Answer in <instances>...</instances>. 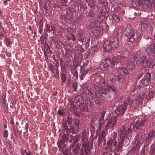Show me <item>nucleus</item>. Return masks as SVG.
I'll list each match as a JSON object with an SVG mask.
<instances>
[{"mask_svg": "<svg viewBox=\"0 0 155 155\" xmlns=\"http://www.w3.org/2000/svg\"><path fill=\"white\" fill-rule=\"evenodd\" d=\"M4 42L5 44L7 46H9L11 44L10 40L8 38H6L4 40Z\"/></svg>", "mask_w": 155, "mask_h": 155, "instance_id": "nucleus-40", "label": "nucleus"}, {"mask_svg": "<svg viewBox=\"0 0 155 155\" xmlns=\"http://www.w3.org/2000/svg\"><path fill=\"white\" fill-rule=\"evenodd\" d=\"M137 101L136 100H133L130 104V105L131 106H137Z\"/></svg>", "mask_w": 155, "mask_h": 155, "instance_id": "nucleus-42", "label": "nucleus"}, {"mask_svg": "<svg viewBox=\"0 0 155 155\" xmlns=\"http://www.w3.org/2000/svg\"><path fill=\"white\" fill-rule=\"evenodd\" d=\"M100 103V99L99 97H97L96 99L95 103L97 104H99Z\"/></svg>", "mask_w": 155, "mask_h": 155, "instance_id": "nucleus-58", "label": "nucleus"}, {"mask_svg": "<svg viewBox=\"0 0 155 155\" xmlns=\"http://www.w3.org/2000/svg\"><path fill=\"white\" fill-rule=\"evenodd\" d=\"M110 44H111L112 46H113V48L114 49H116L117 48L118 46V41L117 38H113L110 40Z\"/></svg>", "mask_w": 155, "mask_h": 155, "instance_id": "nucleus-14", "label": "nucleus"}, {"mask_svg": "<svg viewBox=\"0 0 155 155\" xmlns=\"http://www.w3.org/2000/svg\"><path fill=\"white\" fill-rule=\"evenodd\" d=\"M128 133H130L132 131L131 126L127 128L125 126L123 125L120 128V130L119 132V134L120 136V139H123L124 140L125 138L127 137V131Z\"/></svg>", "mask_w": 155, "mask_h": 155, "instance_id": "nucleus-4", "label": "nucleus"}, {"mask_svg": "<svg viewBox=\"0 0 155 155\" xmlns=\"http://www.w3.org/2000/svg\"><path fill=\"white\" fill-rule=\"evenodd\" d=\"M111 125L112 122L110 121V120L109 119L108 120V121L106 122V124L105 125V127H106V129H112V128H111Z\"/></svg>", "mask_w": 155, "mask_h": 155, "instance_id": "nucleus-37", "label": "nucleus"}, {"mask_svg": "<svg viewBox=\"0 0 155 155\" xmlns=\"http://www.w3.org/2000/svg\"><path fill=\"white\" fill-rule=\"evenodd\" d=\"M130 101V99L127 97L125 101L121 102L120 106L117 107L115 110V113L118 115H121L124 114L127 109V106Z\"/></svg>", "mask_w": 155, "mask_h": 155, "instance_id": "nucleus-2", "label": "nucleus"}, {"mask_svg": "<svg viewBox=\"0 0 155 155\" xmlns=\"http://www.w3.org/2000/svg\"><path fill=\"white\" fill-rule=\"evenodd\" d=\"M150 78L151 74L149 73H147L141 80L142 85L147 86L150 82Z\"/></svg>", "mask_w": 155, "mask_h": 155, "instance_id": "nucleus-9", "label": "nucleus"}, {"mask_svg": "<svg viewBox=\"0 0 155 155\" xmlns=\"http://www.w3.org/2000/svg\"><path fill=\"white\" fill-rule=\"evenodd\" d=\"M80 139V137L77 135L75 136L73 139V141L72 143V145H76L79 143H78V140Z\"/></svg>", "mask_w": 155, "mask_h": 155, "instance_id": "nucleus-32", "label": "nucleus"}, {"mask_svg": "<svg viewBox=\"0 0 155 155\" xmlns=\"http://www.w3.org/2000/svg\"><path fill=\"white\" fill-rule=\"evenodd\" d=\"M88 102L87 103V105H88L89 106L92 107L93 106V104L92 102L90 100L87 101Z\"/></svg>", "mask_w": 155, "mask_h": 155, "instance_id": "nucleus-60", "label": "nucleus"}, {"mask_svg": "<svg viewBox=\"0 0 155 155\" xmlns=\"http://www.w3.org/2000/svg\"><path fill=\"white\" fill-rule=\"evenodd\" d=\"M155 136V131L154 130L151 131L148 134L149 138L150 140H152Z\"/></svg>", "mask_w": 155, "mask_h": 155, "instance_id": "nucleus-28", "label": "nucleus"}, {"mask_svg": "<svg viewBox=\"0 0 155 155\" xmlns=\"http://www.w3.org/2000/svg\"><path fill=\"white\" fill-rule=\"evenodd\" d=\"M88 62L87 61H85L84 63H83L82 66H81V70H84L85 69V67L87 66L88 64Z\"/></svg>", "mask_w": 155, "mask_h": 155, "instance_id": "nucleus-44", "label": "nucleus"}, {"mask_svg": "<svg viewBox=\"0 0 155 155\" xmlns=\"http://www.w3.org/2000/svg\"><path fill=\"white\" fill-rule=\"evenodd\" d=\"M129 55V51L128 50L125 48L124 49V51L123 50L121 52L120 56H121L122 59H123L124 60Z\"/></svg>", "mask_w": 155, "mask_h": 155, "instance_id": "nucleus-20", "label": "nucleus"}, {"mask_svg": "<svg viewBox=\"0 0 155 155\" xmlns=\"http://www.w3.org/2000/svg\"><path fill=\"white\" fill-rule=\"evenodd\" d=\"M73 151L75 153H77L80 149V145L79 143L76 145H73Z\"/></svg>", "mask_w": 155, "mask_h": 155, "instance_id": "nucleus-24", "label": "nucleus"}, {"mask_svg": "<svg viewBox=\"0 0 155 155\" xmlns=\"http://www.w3.org/2000/svg\"><path fill=\"white\" fill-rule=\"evenodd\" d=\"M115 79L117 81H120L121 79V77L118 75H116L115 76Z\"/></svg>", "mask_w": 155, "mask_h": 155, "instance_id": "nucleus-59", "label": "nucleus"}, {"mask_svg": "<svg viewBox=\"0 0 155 155\" xmlns=\"http://www.w3.org/2000/svg\"><path fill=\"white\" fill-rule=\"evenodd\" d=\"M62 126L65 130H67L68 128V127L66 121H64L62 123Z\"/></svg>", "mask_w": 155, "mask_h": 155, "instance_id": "nucleus-47", "label": "nucleus"}, {"mask_svg": "<svg viewBox=\"0 0 155 155\" xmlns=\"http://www.w3.org/2000/svg\"><path fill=\"white\" fill-rule=\"evenodd\" d=\"M146 119H143L140 122V123L141 124V125L143 126L146 124Z\"/></svg>", "mask_w": 155, "mask_h": 155, "instance_id": "nucleus-54", "label": "nucleus"}, {"mask_svg": "<svg viewBox=\"0 0 155 155\" xmlns=\"http://www.w3.org/2000/svg\"><path fill=\"white\" fill-rule=\"evenodd\" d=\"M104 118L100 117L99 120V123L104 124V123L105 122V121L104 120Z\"/></svg>", "mask_w": 155, "mask_h": 155, "instance_id": "nucleus-56", "label": "nucleus"}, {"mask_svg": "<svg viewBox=\"0 0 155 155\" xmlns=\"http://www.w3.org/2000/svg\"><path fill=\"white\" fill-rule=\"evenodd\" d=\"M103 46L105 49V51L107 52L110 51L114 47L112 46L110 42L108 41H106L104 42L103 45Z\"/></svg>", "mask_w": 155, "mask_h": 155, "instance_id": "nucleus-12", "label": "nucleus"}, {"mask_svg": "<svg viewBox=\"0 0 155 155\" xmlns=\"http://www.w3.org/2000/svg\"><path fill=\"white\" fill-rule=\"evenodd\" d=\"M76 12L75 8L72 7H69L66 9V12L69 20L70 21L71 19H73L74 14Z\"/></svg>", "mask_w": 155, "mask_h": 155, "instance_id": "nucleus-8", "label": "nucleus"}, {"mask_svg": "<svg viewBox=\"0 0 155 155\" xmlns=\"http://www.w3.org/2000/svg\"><path fill=\"white\" fill-rule=\"evenodd\" d=\"M110 120L112 122L111 128H113L116 124L117 120V117H114Z\"/></svg>", "mask_w": 155, "mask_h": 155, "instance_id": "nucleus-25", "label": "nucleus"}, {"mask_svg": "<svg viewBox=\"0 0 155 155\" xmlns=\"http://www.w3.org/2000/svg\"><path fill=\"white\" fill-rule=\"evenodd\" d=\"M104 62V67L107 68L109 66L112 67L114 66L112 60H111L109 58H106Z\"/></svg>", "mask_w": 155, "mask_h": 155, "instance_id": "nucleus-15", "label": "nucleus"}, {"mask_svg": "<svg viewBox=\"0 0 155 155\" xmlns=\"http://www.w3.org/2000/svg\"><path fill=\"white\" fill-rule=\"evenodd\" d=\"M111 90L113 91H115V88L110 85H107L99 88L98 91L100 94H107Z\"/></svg>", "mask_w": 155, "mask_h": 155, "instance_id": "nucleus-5", "label": "nucleus"}, {"mask_svg": "<svg viewBox=\"0 0 155 155\" xmlns=\"http://www.w3.org/2000/svg\"><path fill=\"white\" fill-rule=\"evenodd\" d=\"M77 109V107L74 104L71 105L70 108V110L73 113L75 116L78 117L79 116V114L78 113L76 110Z\"/></svg>", "mask_w": 155, "mask_h": 155, "instance_id": "nucleus-18", "label": "nucleus"}, {"mask_svg": "<svg viewBox=\"0 0 155 155\" xmlns=\"http://www.w3.org/2000/svg\"><path fill=\"white\" fill-rule=\"evenodd\" d=\"M117 71L119 74L123 76L127 75L128 73L127 69L123 67H119Z\"/></svg>", "mask_w": 155, "mask_h": 155, "instance_id": "nucleus-13", "label": "nucleus"}, {"mask_svg": "<svg viewBox=\"0 0 155 155\" xmlns=\"http://www.w3.org/2000/svg\"><path fill=\"white\" fill-rule=\"evenodd\" d=\"M63 114H64V113L62 111L60 110H58V114H59V115H63Z\"/></svg>", "mask_w": 155, "mask_h": 155, "instance_id": "nucleus-57", "label": "nucleus"}, {"mask_svg": "<svg viewBox=\"0 0 155 155\" xmlns=\"http://www.w3.org/2000/svg\"><path fill=\"white\" fill-rule=\"evenodd\" d=\"M81 1L80 0H78L77 1L75 2L74 4V6L75 8V9H79V7H80L81 8Z\"/></svg>", "mask_w": 155, "mask_h": 155, "instance_id": "nucleus-23", "label": "nucleus"}, {"mask_svg": "<svg viewBox=\"0 0 155 155\" xmlns=\"http://www.w3.org/2000/svg\"><path fill=\"white\" fill-rule=\"evenodd\" d=\"M143 74H144L143 72H142L140 73L139 74L138 76V78H141L143 76Z\"/></svg>", "mask_w": 155, "mask_h": 155, "instance_id": "nucleus-63", "label": "nucleus"}, {"mask_svg": "<svg viewBox=\"0 0 155 155\" xmlns=\"http://www.w3.org/2000/svg\"><path fill=\"white\" fill-rule=\"evenodd\" d=\"M53 7L54 8H60V10L61 9V8L60 7V5H58V4H54Z\"/></svg>", "mask_w": 155, "mask_h": 155, "instance_id": "nucleus-55", "label": "nucleus"}, {"mask_svg": "<svg viewBox=\"0 0 155 155\" xmlns=\"http://www.w3.org/2000/svg\"><path fill=\"white\" fill-rule=\"evenodd\" d=\"M86 133L85 131H83L82 132V140L83 141L86 140H87V137L85 135V134Z\"/></svg>", "mask_w": 155, "mask_h": 155, "instance_id": "nucleus-45", "label": "nucleus"}, {"mask_svg": "<svg viewBox=\"0 0 155 155\" xmlns=\"http://www.w3.org/2000/svg\"><path fill=\"white\" fill-rule=\"evenodd\" d=\"M106 135L105 131V130H103L102 131L101 134L99 136V138H102L105 137Z\"/></svg>", "mask_w": 155, "mask_h": 155, "instance_id": "nucleus-46", "label": "nucleus"}, {"mask_svg": "<svg viewBox=\"0 0 155 155\" xmlns=\"http://www.w3.org/2000/svg\"><path fill=\"white\" fill-rule=\"evenodd\" d=\"M82 100V97L81 96L79 95L76 96L74 99V102L75 103L77 104L80 102L81 100Z\"/></svg>", "mask_w": 155, "mask_h": 155, "instance_id": "nucleus-31", "label": "nucleus"}, {"mask_svg": "<svg viewBox=\"0 0 155 155\" xmlns=\"http://www.w3.org/2000/svg\"><path fill=\"white\" fill-rule=\"evenodd\" d=\"M50 28H51V31H54L55 29V26L54 25L51 24V25L50 26Z\"/></svg>", "mask_w": 155, "mask_h": 155, "instance_id": "nucleus-51", "label": "nucleus"}, {"mask_svg": "<svg viewBox=\"0 0 155 155\" xmlns=\"http://www.w3.org/2000/svg\"><path fill=\"white\" fill-rule=\"evenodd\" d=\"M124 141V140H123V139H119L118 144L116 148L118 152H120L122 150Z\"/></svg>", "mask_w": 155, "mask_h": 155, "instance_id": "nucleus-17", "label": "nucleus"}, {"mask_svg": "<svg viewBox=\"0 0 155 155\" xmlns=\"http://www.w3.org/2000/svg\"><path fill=\"white\" fill-rule=\"evenodd\" d=\"M74 124L75 127H77L78 129L79 128V127L81 125V123L78 119H75L74 121Z\"/></svg>", "mask_w": 155, "mask_h": 155, "instance_id": "nucleus-30", "label": "nucleus"}, {"mask_svg": "<svg viewBox=\"0 0 155 155\" xmlns=\"http://www.w3.org/2000/svg\"><path fill=\"white\" fill-rule=\"evenodd\" d=\"M103 124V123H99L98 129L100 130H101V128H102V125Z\"/></svg>", "mask_w": 155, "mask_h": 155, "instance_id": "nucleus-61", "label": "nucleus"}, {"mask_svg": "<svg viewBox=\"0 0 155 155\" xmlns=\"http://www.w3.org/2000/svg\"><path fill=\"white\" fill-rule=\"evenodd\" d=\"M46 31L48 32H51V28H50V26L48 24L46 25Z\"/></svg>", "mask_w": 155, "mask_h": 155, "instance_id": "nucleus-50", "label": "nucleus"}, {"mask_svg": "<svg viewBox=\"0 0 155 155\" xmlns=\"http://www.w3.org/2000/svg\"><path fill=\"white\" fill-rule=\"evenodd\" d=\"M136 62L137 64L140 65L141 67L145 68L148 66L149 68H152L154 64H151V62H149V65H148V59L145 56H143L142 58H140L138 60L136 61Z\"/></svg>", "mask_w": 155, "mask_h": 155, "instance_id": "nucleus-3", "label": "nucleus"}, {"mask_svg": "<svg viewBox=\"0 0 155 155\" xmlns=\"http://www.w3.org/2000/svg\"><path fill=\"white\" fill-rule=\"evenodd\" d=\"M105 114V113L104 112H102L101 113V116L100 117L104 118V115Z\"/></svg>", "mask_w": 155, "mask_h": 155, "instance_id": "nucleus-64", "label": "nucleus"}, {"mask_svg": "<svg viewBox=\"0 0 155 155\" xmlns=\"http://www.w3.org/2000/svg\"><path fill=\"white\" fill-rule=\"evenodd\" d=\"M72 119L71 115H68L67 117V121L69 125H71L72 122Z\"/></svg>", "mask_w": 155, "mask_h": 155, "instance_id": "nucleus-35", "label": "nucleus"}, {"mask_svg": "<svg viewBox=\"0 0 155 155\" xmlns=\"http://www.w3.org/2000/svg\"><path fill=\"white\" fill-rule=\"evenodd\" d=\"M143 126L141 125V124L140 123L138 124H137L136 125V128L137 129H141L142 127Z\"/></svg>", "mask_w": 155, "mask_h": 155, "instance_id": "nucleus-52", "label": "nucleus"}, {"mask_svg": "<svg viewBox=\"0 0 155 155\" xmlns=\"http://www.w3.org/2000/svg\"><path fill=\"white\" fill-rule=\"evenodd\" d=\"M111 135L113 136L112 139L110 140L107 142V145L109 147H112V144L113 143V140H115L117 137V134H115L114 132H113L112 134Z\"/></svg>", "mask_w": 155, "mask_h": 155, "instance_id": "nucleus-19", "label": "nucleus"}, {"mask_svg": "<svg viewBox=\"0 0 155 155\" xmlns=\"http://www.w3.org/2000/svg\"><path fill=\"white\" fill-rule=\"evenodd\" d=\"M146 5L149 8H151L152 7V4H151L149 1H146Z\"/></svg>", "mask_w": 155, "mask_h": 155, "instance_id": "nucleus-53", "label": "nucleus"}, {"mask_svg": "<svg viewBox=\"0 0 155 155\" xmlns=\"http://www.w3.org/2000/svg\"><path fill=\"white\" fill-rule=\"evenodd\" d=\"M56 2L58 3L61 4L62 5H64L66 6L68 5L67 4L65 5L67 2V0H56Z\"/></svg>", "mask_w": 155, "mask_h": 155, "instance_id": "nucleus-39", "label": "nucleus"}, {"mask_svg": "<svg viewBox=\"0 0 155 155\" xmlns=\"http://www.w3.org/2000/svg\"><path fill=\"white\" fill-rule=\"evenodd\" d=\"M6 100L5 98H4L2 102V107L5 110H7L8 108V105L6 104Z\"/></svg>", "mask_w": 155, "mask_h": 155, "instance_id": "nucleus-33", "label": "nucleus"}, {"mask_svg": "<svg viewBox=\"0 0 155 155\" xmlns=\"http://www.w3.org/2000/svg\"><path fill=\"white\" fill-rule=\"evenodd\" d=\"M146 94L144 92H142L138 97V100L140 101H142L144 98H146Z\"/></svg>", "mask_w": 155, "mask_h": 155, "instance_id": "nucleus-27", "label": "nucleus"}, {"mask_svg": "<svg viewBox=\"0 0 155 155\" xmlns=\"http://www.w3.org/2000/svg\"><path fill=\"white\" fill-rule=\"evenodd\" d=\"M125 32L128 41L133 42L135 41L136 43H138L140 41L142 37L140 30H137L135 33L133 30L127 28L125 30Z\"/></svg>", "mask_w": 155, "mask_h": 155, "instance_id": "nucleus-1", "label": "nucleus"}, {"mask_svg": "<svg viewBox=\"0 0 155 155\" xmlns=\"http://www.w3.org/2000/svg\"><path fill=\"white\" fill-rule=\"evenodd\" d=\"M113 63L114 66L117 64L120 63L121 65L123 64V61L124 60L123 59H122V57L121 56L119 55H117L114 56L112 58Z\"/></svg>", "mask_w": 155, "mask_h": 155, "instance_id": "nucleus-11", "label": "nucleus"}, {"mask_svg": "<svg viewBox=\"0 0 155 155\" xmlns=\"http://www.w3.org/2000/svg\"><path fill=\"white\" fill-rule=\"evenodd\" d=\"M88 4L91 7L94 6L95 5L94 2L92 0L89 1V3Z\"/></svg>", "mask_w": 155, "mask_h": 155, "instance_id": "nucleus-48", "label": "nucleus"}, {"mask_svg": "<svg viewBox=\"0 0 155 155\" xmlns=\"http://www.w3.org/2000/svg\"><path fill=\"white\" fill-rule=\"evenodd\" d=\"M112 18L116 22H118L120 21L119 17L117 15H114L112 16Z\"/></svg>", "mask_w": 155, "mask_h": 155, "instance_id": "nucleus-38", "label": "nucleus"}, {"mask_svg": "<svg viewBox=\"0 0 155 155\" xmlns=\"http://www.w3.org/2000/svg\"><path fill=\"white\" fill-rule=\"evenodd\" d=\"M79 107L81 111L86 112L87 110V107L86 105L82 104L81 102L79 103Z\"/></svg>", "mask_w": 155, "mask_h": 155, "instance_id": "nucleus-22", "label": "nucleus"}, {"mask_svg": "<svg viewBox=\"0 0 155 155\" xmlns=\"http://www.w3.org/2000/svg\"><path fill=\"white\" fill-rule=\"evenodd\" d=\"M99 21L97 20H95L93 23H92L91 24L88 26V28L91 30L93 33L97 31V27L98 26Z\"/></svg>", "mask_w": 155, "mask_h": 155, "instance_id": "nucleus-10", "label": "nucleus"}, {"mask_svg": "<svg viewBox=\"0 0 155 155\" xmlns=\"http://www.w3.org/2000/svg\"><path fill=\"white\" fill-rule=\"evenodd\" d=\"M72 86L74 87V91L76 92L78 86V82L76 81L74 82L72 84Z\"/></svg>", "mask_w": 155, "mask_h": 155, "instance_id": "nucleus-43", "label": "nucleus"}, {"mask_svg": "<svg viewBox=\"0 0 155 155\" xmlns=\"http://www.w3.org/2000/svg\"><path fill=\"white\" fill-rule=\"evenodd\" d=\"M24 152L26 153V155H31V153L30 152L29 150H28V152H27V150H25Z\"/></svg>", "mask_w": 155, "mask_h": 155, "instance_id": "nucleus-62", "label": "nucleus"}, {"mask_svg": "<svg viewBox=\"0 0 155 155\" xmlns=\"http://www.w3.org/2000/svg\"><path fill=\"white\" fill-rule=\"evenodd\" d=\"M140 147V145L139 143H136V144L132 148L131 152L134 151L135 150H138Z\"/></svg>", "mask_w": 155, "mask_h": 155, "instance_id": "nucleus-34", "label": "nucleus"}, {"mask_svg": "<svg viewBox=\"0 0 155 155\" xmlns=\"http://www.w3.org/2000/svg\"><path fill=\"white\" fill-rule=\"evenodd\" d=\"M43 24L41 21H40L39 22L38 33L40 34H42L43 32Z\"/></svg>", "mask_w": 155, "mask_h": 155, "instance_id": "nucleus-29", "label": "nucleus"}, {"mask_svg": "<svg viewBox=\"0 0 155 155\" xmlns=\"http://www.w3.org/2000/svg\"><path fill=\"white\" fill-rule=\"evenodd\" d=\"M61 78L62 79L61 84H63V83H64L66 81V77L65 74L64 73H61Z\"/></svg>", "mask_w": 155, "mask_h": 155, "instance_id": "nucleus-36", "label": "nucleus"}, {"mask_svg": "<svg viewBox=\"0 0 155 155\" xmlns=\"http://www.w3.org/2000/svg\"><path fill=\"white\" fill-rule=\"evenodd\" d=\"M147 22H143L141 25V27L142 29L145 30L147 28Z\"/></svg>", "mask_w": 155, "mask_h": 155, "instance_id": "nucleus-41", "label": "nucleus"}, {"mask_svg": "<svg viewBox=\"0 0 155 155\" xmlns=\"http://www.w3.org/2000/svg\"><path fill=\"white\" fill-rule=\"evenodd\" d=\"M154 95V92L152 91H150L147 94H146V98L147 100H150L153 97Z\"/></svg>", "mask_w": 155, "mask_h": 155, "instance_id": "nucleus-21", "label": "nucleus"}, {"mask_svg": "<svg viewBox=\"0 0 155 155\" xmlns=\"http://www.w3.org/2000/svg\"><path fill=\"white\" fill-rule=\"evenodd\" d=\"M83 147H84V149L82 150L81 154L82 155H86L88 153V145L85 142H83Z\"/></svg>", "mask_w": 155, "mask_h": 155, "instance_id": "nucleus-16", "label": "nucleus"}, {"mask_svg": "<svg viewBox=\"0 0 155 155\" xmlns=\"http://www.w3.org/2000/svg\"><path fill=\"white\" fill-rule=\"evenodd\" d=\"M83 70V71L80 76V79L81 80L83 79V77L86 75V74L89 71V70L88 69H84Z\"/></svg>", "mask_w": 155, "mask_h": 155, "instance_id": "nucleus-26", "label": "nucleus"}, {"mask_svg": "<svg viewBox=\"0 0 155 155\" xmlns=\"http://www.w3.org/2000/svg\"><path fill=\"white\" fill-rule=\"evenodd\" d=\"M137 58H134V59H129L123 62V64L124 66L127 68L129 70L133 69L135 68L134 61H135Z\"/></svg>", "mask_w": 155, "mask_h": 155, "instance_id": "nucleus-7", "label": "nucleus"}, {"mask_svg": "<svg viewBox=\"0 0 155 155\" xmlns=\"http://www.w3.org/2000/svg\"><path fill=\"white\" fill-rule=\"evenodd\" d=\"M8 132L7 130H4L3 136L5 138H7L8 137Z\"/></svg>", "mask_w": 155, "mask_h": 155, "instance_id": "nucleus-49", "label": "nucleus"}, {"mask_svg": "<svg viewBox=\"0 0 155 155\" xmlns=\"http://www.w3.org/2000/svg\"><path fill=\"white\" fill-rule=\"evenodd\" d=\"M147 54L153 57L155 56V42L151 43L145 48Z\"/></svg>", "mask_w": 155, "mask_h": 155, "instance_id": "nucleus-6", "label": "nucleus"}]
</instances>
